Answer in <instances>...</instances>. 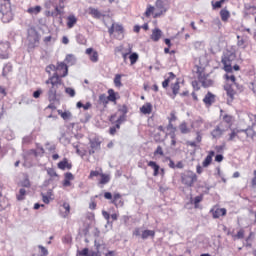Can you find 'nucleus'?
<instances>
[{
    "instance_id": "8fccbe9b",
    "label": "nucleus",
    "mask_w": 256,
    "mask_h": 256,
    "mask_svg": "<svg viewBox=\"0 0 256 256\" xmlns=\"http://www.w3.org/2000/svg\"><path fill=\"white\" fill-rule=\"evenodd\" d=\"M38 249H40L41 256L49 255V250H47V248H45V246L39 245Z\"/></svg>"
},
{
    "instance_id": "a19ab883",
    "label": "nucleus",
    "mask_w": 256,
    "mask_h": 256,
    "mask_svg": "<svg viewBox=\"0 0 256 256\" xmlns=\"http://www.w3.org/2000/svg\"><path fill=\"white\" fill-rule=\"evenodd\" d=\"M125 121H127V115H123L121 114L118 119L115 121L116 125H119V127H121L122 123H125Z\"/></svg>"
},
{
    "instance_id": "49530a36",
    "label": "nucleus",
    "mask_w": 256,
    "mask_h": 256,
    "mask_svg": "<svg viewBox=\"0 0 256 256\" xmlns=\"http://www.w3.org/2000/svg\"><path fill=\"white\" fill-rule=\"evenodd\" d=\"M33 141V136H24L22 138V145H29Z\"/></svg>"
},
{
    "instance_id": "6e6552de",
    "label": "nucleus",
    "mask_w": 256,
    "mask_h": 256,
    "mask_svg": "<svg viewBox=\"0 0 256 256\" xmlns=\"http://www.w3.org/2000/svg\"><path fill=\"white\" fill-rule=\"evenodd\" d=\"M100 149H101V141H99V138H94L90 140L89 155L95 154V152L99 151Z\"/></svg>"
},
{
    "instance_id": "a18cd8bd",
    "label": "nucleus",
    "mask_w": 256,
    "mask_h": 256,
    "mask_svg": "<svg viewBox=\"0 0 256 256\" xmlns=\"http://www.w3.org/2000/svg\"><path fill=\"white\" fill-rule=\"evenodd\" d=\"M212 162H213V158H211V156H206V158L202 162V167H209Z\"/></svg>"
},
{
    "instance_id": "423d86ee",
    "label": "nucleus",
    "mask_w": 256,
    "mask_h": 256,
    "mask_svg": "<svg viewBox=\"0 0 256 256\" xmlns=\"http://www.w3.org/2000/svg\"><path fill=\"white\" fill-rule=\"evenodd\" d=\"M108 33L109 35H113V33L116 34V39H123L125 33V29L123 28V25L118 24V23H113L111 27L108 28Z\"/></svg>"
},
{
    "instance_id": "39448f33",
    "label": "nucleus",
    "mask_w": 256,
    "mask_h": 256,
    "mask_svg": "<svg viewBox=\"0 0 256 256\" xmlns=\"http://www.w3.org/2000/svg\"><path fill=\"white\" fill-rule=\"evenodd\" d=\"M54 75H57L59 79L63 81V78L69 75V66H67V63L58 62L56 65V72L54 73Z\"/></svg>"
},
{
    "instance_id": "f704fd0d",
    "label": "nucleus",
    "mask_w": 256,
    "mask_h": 256,
    "mask_svg": "<svg viewBox=\"0 0 256 256\" xmlns=\"http://www.w3.org/2000/svg\"><path fill=\"white\" fill-rule=\"evenodd\" d=\"M237 46L240 47V49H245L247 45H245V38L241 36H237Z\"/></svg>"
},
{
    "instance_id": "f257e3e1",
    "label": "nucleus",
    "mask_w": 256,
    "mask_h": 256,
    "mask_svg": "<svg viewBox=\"0 0 256 256\" xmlns=\"http://www.w3.org/2000/svg\"><path fill=\"white\" fill-rule=\"evenodd\" d=\"M45 83L48 85L47 97L49 103H56V101H59L57 98V89L63 85V80L57 74H53Z\"/></svg>"
},
{
    "instance_id": "37998d69",
    "label": "nucleus",
    "mask_w": 256,
    "mask_h": 256,
    "mask_svg": "<svg viewBox=\"0 0 256 256\" xmlns=\"http://www.w3.org/2000/svg\"><path fill=\"white\" fill-rule=\"evenodd\" d=\"M28 13L37 15L38 13H41V6H35L28 9Z\"/></svg>"
},
{
    "instance_id": "bb28decb",
    "label": "nucleus",
    "mask_w": 256,
    "mask_h": 256,
    "mask_svg": "<svg viewBox=\"0 0 256 256\" xmlns=\"http://www.w3.org/2000/svg\"><path fill=\"white\" fill-rule=\"evenodd\" d=\"M201 201H203V195H199L190 199V203L194 205L195 209L199 208V203H201Z\"/></svg>"
},
{
    "instance_id": "e2e57ef3",
    "label": "nucleus",
    "mask_w": 256,
    "mask_h": 256,
    "mask_svg": "<svg viewBox=\"0 0 256 256\" xmlns=\"http://www.w3.org/2000/svg\"><path fill=\"white\" fill-rule=\"evenodd\" d=\"M119 113H122V115H127V113L129 112V109L127 108L126 105H123L122 107H120L118 109Z\"/></svg>"
},
{
    "instance_id": "473e14b6",
    "label": "nucleus",
    "mask_w": 256,
    "mask_h": 256,
    "mask_svg": "<svg viewBox=\"0 0 256 256\" xmlns=\"http://www.w3.org/2000/svg\"><path fill=\"white\" fill-rule=\"evenodd\" d=\"M179 129H180V133H182V135H187V133H189V127L187 126V122H182L179 125Z\"/></svg>"
},
{
    "instance_id": "bf43d9fd",
    "label": "nucleus",
    "mask_w": 256,
    "mask_h": 256,
    "mask_svg": "<svg viewBox=\"0 0 256 256\" xmlns=\"http://www.w3.org/2000/svg\"><path fill=\"white\" fill-rule=\"evenodd\" d=\"M65 93H67V95H69L71 97H75V89H73L71 87L65 88Z\"/></svg>"
},
{
    "instance_id": "c85d7f7f",
    "label": "nucleus",
    "mask_w": 256,
    "mask_h": 256,
    "mask_svg": "<svg viewBox=\"0 0 256 256\" xmlns=\"http://www.w3.org/2000/svg\"><path fill=\"white\" fill-rule=\"evenodd\" d=\"M108 101H111V103H115L117 101V93H115V90H108Z\"/></svg>"
},
{
    "instance_id": "4468645a",
    "label": "nucleus",
    "mask_w": 256,
    "mask_h": 256,
    "mask_svg": "<svg viewBox=\"0 0 256 256\" xmlns=\"http://www.w3.org/2000/svg\"><path fill=\"white\" fill-rule=\"evenodd\" d=\"M75 179V176L71 172H66L64 174V181L62 183L63 187H71V181Z\"/></svg>"
},
{
    "instance_id": "a878e982",
    "label": "nucleus",
    "mask_w": 256,
    "mask_h": 256,
    "mask_svg": "<svg viewBox=\"0 0 256 256\" xmlns=\"http://www.w3.org/2000/svg\"><path fill=\"white\" fill-rule=\"evenodd\" d=\"M65 63H67V65L73 66L75 63H77V59L73 54H67L65 57Z\"/></svg>"
},
{
    "instance_id": "f3484780",
    "label": "nucleus",
    "mask_w": 256,
    "mask_h": 256,
    "mask_svg": "<svg viewBox=\"0 0 256 256\" xmlns=\"http://www.w3.org/2000/svg\"><path fill=\"white\" fill-rule=\"evenodd\" d=\"M73 165L69 163V160L67 158H64L62 161L58 163V169H61L62 171H65V169H72Z\"/></svg>"
},
{
    "instance_id": "69168bd1",
    "label": "nucleus",
    "mask_w": 256,
    "mask_h": 256,
    "mask_svg": "<svg viewBox=\"0 0 256 256\" xmlns=\"http://www.w3.org/2000/svg\"><path fill=\"white\" fill-rule=\"evenodd\" d=\"M41 93H43V90L37 89L36 91L33 92V97L34 99H39L41 97Z\"/></svg>"
},
{
    "instance_id": "a211bd4d",
    "label": "nucleus",
    "mask_w": 256,
    "mask_h": 256,
    "mask_svg": "<svg viewBox=\"0 0 256 256\" xmlns=\"http://www.w3.org/2000/svg\"><path fill=\"white\" fill-rule=\"evenodd\" d=\"M88 11H89V15H91L94 19H101V17H103V13H101L99 9L89 7Z\"/></svg>"
},
{
    "instance_id": "7c9ffc66",
    "label": "nucleus",
    "mask_w": 256,
    "mask_h": 256,
    "mask_svg": "<svg viewBox=\"0 0 256 256\" xmlns=\"http://www.w3.org/2000/svg\"><path fill=\"white\" fill-rule=\"evenodd\" d=\"M220 17L222 21H228L229 17H231V14L229 13V10L227 9H222L220 11Z\"/></svg>"
},
{
    "instance_id": "79ce46f5",
    "label": "nucleus",
    "mask_w": 256,
    "mask_h": 256,
    "mask_svg": "<svg viewBox=\"0 0 256 256\" xmlns=\"http://www.w3.org/2000/svg\"><path fill=\"white\" fill-rule=\"evenodd\" d=\"M99 101H100V103H102V105H108L109 104V98L105 94H101L99 96Z\"/></svg>"
},
{
    "instance_id": "ea45409f",
    "label": "nucleus",
    "mask_w": 256,
    "mask_h": 256,
    "mask_svg": "<svg viewBox=\"0 0 256 256\" xmlns=\"http://www.w3.org/2000/svg\"><path fill=\"white\" fill-rule=\"evenodd\" d=\"M115 87H123V83H121V74H116L114 78Z\"/></svg>"
},
{
    "instance_id": "09e8293b",
    "label": "nucleus",
    "mask_w": 256,
    "mask_h": 256,
    "mask_svg": "<svg viewBox=\"0 0 256 256\" xmlns=\"http://www.w3.org/2000/svg\"><path fill=\"white\" fill-rule=\"evenodd\" d=\"M117 129H121V126L119 124H115L114 126L109 128V133L111 135H115L117 133Z\"/></svg>"
},
{
    "instance_id": "f03ea898",
    "label": "nucleus",
    "mask_w": 256,
    "mask_h": 256,
    "mask_svg": "<svg viewBox=\"0 0 256 256\" xmlns=\"http://www.w3.org/2000/svg\"><path fill=\"white\" fill-rule=\"evenodd\" d=\"M236 54L227 50L222 56V64L224 65V71L226 73H233V66H231V62L235 61Z\"/></svg>"
},
{
    "instance_id": "e433bc0d",
    "label": "nucleus",
    "mask_w": 256,
    "mask_h": 256,
    "mask_svg": "<svg viewBox=\"0 0 256 256\" xmlns=\"http://www.w3.org/2000/svg\"><path fill=\"white\" fill-rule=\"evenodd\" d=\"M76 41L77 43H79V45H85V43H87V39L85 38V36H83V34H78L76 36Z\"/></svg>"
},
{
    "instance_id": "dca6fc26",
    "label": "nucleus",
    "mask_w": 256,
    "mask_h": 256,
    "mask_svg": "<svg viewBox=\"0 0 256 256\" xmlns=\"http://www.w3.org/2000/svg\"><path fill=\"white\" fill-rule=\"evenodd\" d=\"M163 35V32L161 31V29L159 28H155L152 31V34L150 36V39H152V41H154L155 43H157V41H159V39H161V36Z\"/></svg>"
},
{
    "instance_id": "6e6d98bb",
    "label": "nucleus",
    "mask_w": 256,
    "mask_h": 256,
    "mask_svg": "<svg viewBox=\"0 0 256 256\" xmlns=\"http://www.w3.org/2000/svg\"><path fill=\"white\" fill-rule=\"evenodd\" d=\"M154 155H160L163 157V155H165V152H163V147L157 146L156 150L154 151Z\"/></svg>"
},
{
    "instance_id": "7ed1b4c3",
    "label": "nucleus",
    "mask_w": 256,
    "mask_h": 256,
    "mask_svg": "<svg viewBox=\"0 0 256 256\" xmlns=\"http://www.w3.org/2000/svg\"><path fill=\"white\" fill-rule=\"evenodd\" d=\"M40 39L41 37L37 30L33 28L28 30V49H35V47H38Z\"/></svg>"
},
{
    "instance_id": "9b49d317",
    "label": "nucleus",
    "mask_w": 256,
    "mask_h": 256,
    "mask_svg": "<svg viewBox=\"0 0 256 256\" xmlns=\"http://www.w3.org/2000/svg\"><path fill=\"white\" fill-rule=\"evenodd\" d=\"M86 55H89L90 61H92V63H97V61H99V53L94 51L93 48L86 49Z\"/></svg>"
},
{
    "instance_id": "f8f14e48",
    "label": "nucleus",
    "mask_w": 256,
    "mask_h": 256,
    "mask_svg": "<svg viewBox=\"0 0 256 256\" xmlns=\"http://www.w3.org/2000/svg\"><path fill=\"white\" fill-rule=\"evenodd\" d=\"M224 91H226L230 101H233V99H235V90L233 89V84H225Z\"/></svg>"
},
{
    "instance_id": "393cba45",
    "label": "nucleus",
    "mask_w": 256,
    "mask_h": 256,
    "mask_svg": "<svg viewBox=\"0 0 256 256\" xmlns=\"http://www.w3.org/2000/svg\"><path fill=\"white\" fill-rule=\"evenodd\" d=\"M100 180L98 182V185H107V183H109V181H111V176L109 174H100Z\"/></svg>"
},
{
    "instance_id": "72a5a7b5",
    "label": "nucleus",
    "mask_w": 256,
    "mask_h": 256,
    "mask_svg": "<svg viewBox=\"0 0 256 256\" xmlns=\"http://www.w3.org/2000/svg\"><path fill=\"white\" fill-rule=\"evenodd\" d=\"M62 207L65 209V213L62 215V217L65 219V217H68L69 213H71V205H69L67 202H64Z\"/></svg>"
},
{
    "instance_id": "cd10ccee",
    "label": "nucleus",
    "mask_w": 256,
    "mask_h": 256,
    "mask_svg": "<svg viewBox=\"0 0 256 256\" xmlns=\"http://www.w3.org/2000/svg\"><path fill=\"white\" fill-rule=\"evenodd\" d=\"M142 239H149V237H155V230H144L141 235Z\"/></svg>"
},
{
    "instance_id": "0eeeda50",
    "label": "nucleus",
    "mask_w": 256,
    "mask_h": 256,
    "mask_svg": "<svg viewBox=\"0 0 256 256\" xmlns=\"http://www.w3.org/2000/svg\"><path fill=\"white\" fill-rule=\"evenodd\" d=\"M155 5H156V12L154 14L155 19H157V17H161V15H165V13L169 11V6H166L163 0H157Z\"/></svg>"
},
{
    "instance_id": "58836bf2",
    "label": "nucleus",
    "mask_w": 256,
    "mask_h": 256,
    "mask_svg": "<svg viewBox=\"0 0 256 256\" xmlns=\"http://www.w3.org/2000/svg\"><path fill=\"white\" fill-rule=\"evenodd\" d=\"M25 195H27V190H25L24 188H21L19 190V194L16 197L18 201H23L25 199Z\"/></svg>"
},
{
    "instance_id": "774afa93",
    "label": "nucleus",
    "mask_w": 256,
    "mask_h": 256,
    "mask_svg": "<svg viewBox=\"0 0 256 256\" xmlns=\"http://www.w3.org/2000/svg\"><path fill=\"white\" fill-rule=\"evenodd\" d=\"M246 137H250V139H254L255 132L253 131V129L248 130V133L246 134Z\"/></svg>"
},
{
    "instance_id": "aec40b11",
    "label": "nucleus",
    "mask_w": 256,
    "mask_h": 256,
    "mask_svg": "<svg viewBox=\"0 0 256 256\" xmlns=\"http://www.w3.org/2000/svg\"><path fill=\"white\" fill-rule=\"evenodd\" d=\"M225 133L224 129H221V127L216 126L214 130H212L211 135L213 139H220V137Z\"/></svg>"
},
{
    "instance_id": "9d476101",
    "label": "nucleus",
    "mask_w": 256,
    "mask_h": 256,
    "mask_svg": "<svg viewBox=\"0 0 256 256\" xmlns=\"http://www.w3.org/2000/svg\"><path fill=\"white\" fill-rule=\"evenodd\" d=\"M203 103L206 105V107H211V105L215 103V94L207 92V94L203 98Z\"/></svg>"
},
{
    "instance_id": "4c0bfd02",
    "label": "nucleus",
    "mask_w": 256,
    "mask_h": 256,
    "mask_svg": "<svg viewBox=\"0 0 256 256\" xmlns=\"http://www.w3.org/2000/svg\"><path fill=\"white\" fill-rule=\"evenodd\" d=\"M223 3H225V0H220V1H212L211 4H212V9H221Z\"/></svg>"
},
{
    "instance_id": "de8ad7c7",
    "label": "nucleus",
    "mask_w": 256,
    "mask_h": 256,
    "mask_svg": "<svg viewBox=\"0 0 256 256\" xmlns=\"http://www.w3.org/2000/svg\"><path fill=\"white\" fill-rule=\"evenodd\" d=\"M234 239H244L245 237V230L240 229L236 235H233Z\"/></svg>"
},
{
    "instance_id": "c756f323",
    "label": "nucleus",
    "mask_w": 256,
    "mask_h": 256,
    "mask_svg": "<svg viewBox=\"0 0 256 256\" xmlns=\"http://www.w3.org/2000/svg\"><path fill=\"white\" fill-rule=\"evenodd\" d=\"M91 106H92L91 102H87L86 104H83V102L79 101L76 104L77 109L83 108L84 111H89V109H91Z\"/></svg>"
},
{
    "instance_id": "ddd939ff",
    "label": "nucleus",
    "mask_w": 256,
    "mask_h": 256,
    "mask_svg": "<svg viewBox=\"0 0 256 256\" xmlns=\"http://www.w3.org/2000/svg\"><path fill=\"white\" fill-rule=\"evenodd\" d=\"M75 179V176L71 172H66L64 174V181L62 183L63 187H71V181Z\"/></svg>"
},
{
    "instance_id": "0e129e2a",
    "label": "nucleus",
    "mask_w": 256,
    "mask_h": 256,
    "mask_svg": "<svg viewBox=\"0 0 256 256\" xmlns=\"http://www.w3.org/2000/svg\"><path fill=\"white\" fill-rule=\"evenodd\" d=\"M51 41H52V43H55V41H57V38H53V36H46L45 38H44V43H51Z\"/></svg>"
},
{
    "instance_id": "052dcab7",
    "label": "nucleus",
    "mask_w": 256,
    "mask_h": 256,
    "mask_svg": "<svg viewBox=\"0 0 256 256\" xmlns=\"http://www.w3.org/2000/svg\"><path fill=\"white\" fill-rule=\"evenodd\" d=\"M22 187H26L27 189H29V187H31V181H29V178H25L22 182H21Z\"/></svg>"
},
{
    "instance_id": "338daca9",
    "label": "nucleus",
    "mask_w": 256,
    "mask_h": 256,
    "mask_svg": "<svg viewBox=\"0 0 256 256\" xmlns=\"http://www.w3.org/2000/svg\"><path fill=\"white\" fill-rule=\"evenodd\" d=\"M121 199V195L119 193H115L113 195L111 203H115L116 201H119Z\"/></svg>"
},
{
    "instance_id": "2f4dec72",
    "label": "nucleus",
    "mask_w": 256,
    "mask_h": 256,
    "mask_svg": "<svg viewBox=\"0 0 256 256\" xmlns=\"http://www.w3.org/2000/svg\"><path fill=\"white\" fill-rule=\"evenodd\" d=\"M57 113L62 117V119H64V121H67L72 117V114L69 111L63 112V110H58Z\"/></svg>"
},
{
    "instance_id": "2eb2a0df",
    "label": "nucleus",
    "mask_w": 256,
    "mask_h": 256,
    "mask_svg": "<svg viewBox=\"0 0 256 256\" xmlns=\"http://www.w3.org/2000/svg\"><path fill=\"white\" fill-rule=\"evenodd\" d=\"M171 89H172V94H169V97H171V99H175V97H177V95H179V90L181 89V86L179 85V81L175 82L174 84H171Z\"/></svg>"
},
{
    "instance_id": "603ef678",
    "label": "nucleus",
    "mask_w": 256,
    "mask_h": 256,
    "mask_svg": "<svg viewBox=\"0 0 256 256\" xmlns=\"http://www.w3.org/2000/svg\"><path fill=\"white\" fill-rule=\"evenodd\" d=\"M155 11V7L148 5L146 11H145V17H151V13Z\"/></svg>"
},
{
    "instance_id": "5fc2aeb1",
    "label": "nucleus",
    "mask_w": 256,
    "mask_h": 256,
    "mask_svg": "<svg viewBox=\"0 0 256 256\" xmlns=\"http://www.w3.org/2000/svg\"><path fill=\"white\" fill-rule=\"evenodd\" d=\"M77 255H79V256H89V248H84L82 250H79L77 252Z\"/></svg>"
},
{
    "instance_id": "412c9836",
    "label": "nucleus",
    "mask_w": 256,
    "mask_h": 256,
    "mask_svg": "<svg viewBox=\"0 0 256 256\" xmlns=\"http://www.w3.org/2000/svg\"><path fill=\"white\" fill-rule=\"evenodd\" d=\"M148 167H151L154 170L153 176L157 177L159 175V170L161 169V166L157 164L155 161L148 162Z\"/></svg>"
},
{
    "instance_id": "b1692460",
    "label": "nucleus",
    "mask_w": 256,
    "mask_h": 256,
    "mask_svg": "<svg viewBox=\"0 0 256 256\" xmlns=\"http://www.w3.org/2000/svg\"><path fill=\"white\" fill-rule=\"evenodd\" d=\"M236 137H237V139H241L239 137V129L233 128V129H231L230 134H228V141H235Z\"/></svg>"
},
{
    "instance_id": "6ab92c4d",
    "label": "nucleus",
    "mask_w": 256,
    "mask_h": 256,
    "mask_svg": "<svg viewBox=\"0 0 256 256\" xmlns=\"http://www.w3.org/2000/svg\"><path fill=\"white\" fill-rule=\"evenodd\" d=\"M140 111L143 113V115H151V112L153 111V105L148 102L140 108Z\"/></svg>"
},
{
    "instance_id": "c9c22d12",
    "label": "nucleus",
    "mask_w": 256,
    "mask_h": 256,
    "mask_svg": "<svg viewBox=\"0 0 256 256\" xmlns=\"http://www.w3.org/2000/svg\"><path fill=\"white\" fill-rule=\"evenodd\" d=\"M129 59H130L131 65H135L137 63V61H139V54L134 52L129 55Z\"/></svg>"
},
{
    "instance_id": "864d4df0",
    "label": "nucleus",
    "mask_w": 256,
    "mask_h": 256,
    "mask_svg": "<svg viewBox=\"0 0 256 256\" xmlns=\"http://www.w3.org/2000/svg\"><path fill=\"white\" fill-rule=\"evenodd\" d=\"M93 177H101V173L97 170L90 171L88 179H93Z\"/></svg>"
},
{
    "instance_id": "680f3d73",
    "label": "nucleus",
    "mask_w": 256,
    "mask_h": 256,
    "mask_svg": "<svg viewBox=\"0 0 256 256\" xmlns=\"http://www.w3.org/2000/svg\"><path fill=\"white\" fill-rule=\"evenodd\" d=\"M42 201L43 203H45L46 205H49V203H51V196H47L45 194H42Z\"/></svg>"
},
{
    "instance_id": "1a4fd4ad",
    "label": "nucleus",
    "mask_w": 256,
    "mask_h": 256,
    "mask_svg": "<svg viewBox=\"0 0 256 256\" xmlns=\"http://www.w3.org/2000/svg\"><path fill=\"white\" fill-rule=\"evenodd\" d=\"M210 213H212L213 219H219V217H225V215H227V209L225 208H217L216 210L211 209Z\"/></svg>"
},
{
    "instance_id": "13d9d810",
    "label": "nucleus",
    "mask_w": 256,
    "mask_h": 256,
    "mask_svg": "<svg viewBox=\"0 0 256 256\" xmlns=\"http://www.w3.org/2000/svg\"><path fill=\"white\" fill-rule=\"evenodd\" d=\"M224 78L226 79V81H231L232 85H233V84L235 83V81H236L235 75H233V74H231V75L226 74V75L224 76Z\"/></svg>"
},
{
    "instance_id": "4be33fe9",
    "label": "nucleus",
    "mask_w": 256,
    "mask_h": 256,
    "mask_svg": "<svg viewBox=\"0 0 256 256\" xmlns=\"http://www.w3.org/2000/svg\"><path fill=\"white\" fill-rule=\"evenodd\" d=\"M168 75L169 76L162 82L163 89H167V87H169V83H171V81L176 77L173 72H169Z\"/></svg>"
},
{
    "instance_id": "20e7f679",
    "label": "nucleus",
    "mask_w": 256,
    "mask_h": 256,
    "mask_svg": "<svg viewBox=\"0 0 256 256\" xmlns=\"http://www.w3.org/2000/svg\"><path fill=\"white\" fill-rule=\"evenodd\" d=\"M183 185L186 187H193L195 182L197 181V174L193 171H187L181 175Z\"/></svg>"
},
{
    "instance_id": "3c124183",
    "label": "nucleus",
    "mask_w": 256,
    "mask_h": 256,
    "mask_svg": "<svg viewBox=\"0 0 256 256\" xmlns=\"http://www.w3.org/2000/svg\"><path fill=\"white\" fill-rule=\"evenodd\" d=\"M223 121L227 123V125H231L233 122V116L226 114L223 116Z\"/></svg>"
},
{
    "instance_id": "c03bdc74",
    "label": "nucleus",
    "mask_w": 256,
    "mask_h": 256,
    "mask_svg": "<svg viewBox=\"0 0 256 256\" xmlns=\"http://www.w3.org/2000/svg\"><path fill=\"white\" fill-rule=\"evenodd\" d=\"M47 175H49V177L53 178V177H59V175L57 174V171H55V168H47Z\"/></svg>"
},
{
    "instance_id": "4d7b16f0",
    "label": "nucleus",
    "mask_w": 256,
    "mask_h": 256,
    "mask_svg": "<svg viewBox=\"0 0 256 256\" xmlns=\"http://www.w3.org/2000/svg\"><path fill=\"white\" fill-rule=\"evenodd\" d=\"M12 70L11 66H5L2 71V77H7L10 71Z\"/></svg>"
},
{
    "instance_id": "5701e85b",
    "label": "nucleus",
    "mask_w": 256,
    "mask_h": 256,
    "mask_svg": "<svg viewBox=\"0 0 256 256\" xmlns=\"http://www.w3.org/2000/svg\"><path fill=\"white\" fill-rule=\"evenodd\" d=\"M76 23H77V17H75V15H69L67 18L68 29H73V27H75Z\"/></svg>"
}]
</instances>
